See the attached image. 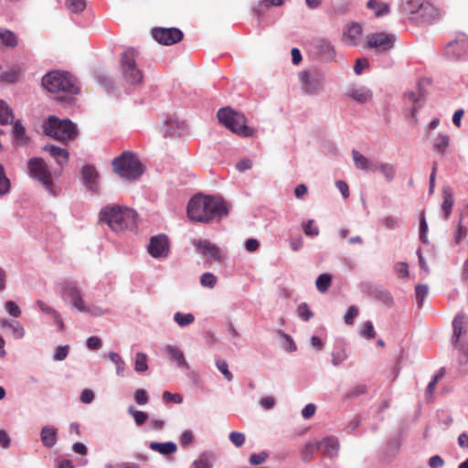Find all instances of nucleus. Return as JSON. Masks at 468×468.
I'll use <instances>...</instances> for the list:
<instances>
[{
    "mask_svg": "<svg viewBox=\"0 0 468 468\" xmlns=\"http://www.w3.org/2000/svg\"><path fill=\"white\" fill-rule=\"evenodd\" d=\"M228 203L218 197L196 195L188 202L186 213L190 220L207 223L229 214Z\"/></svg>",
    "mask_w": 468,
    "mask_h": 468,
    "instance_id": "nucleus-1",
    "label": "nucleus"
},
{
    "mask_svg": "<svg viewBox=\"0 0 468 468\" xmlns=\"http://www.w3.org/2000/svg\"><path fill=\"white\" fill-rule=\"evenodd\" d=\"M135 210L119 206H108L100 212V219L107 223L116 233L123 230H133L137 226Z\"/></svg>",
    "mask_w": 468,
    "mask_h": 468,
    "instance_id": "nucleus-2",
    "label": "nucleus"
},
{
    "mask_svg": "<svg viewBox=\"0 0 468 468\" xmlns=\"http://www.w3.org/2000/svg\"><path fill=\"white\" fill-rule=\"evenodd\" d=\"M42 86L50 93H65L67 95L77 94L80 90L75 79L67 72L53 70L45 74L42 78ZM59 100L64 103H70L71 97L63 96Z\"/></svg>",
    "mask_w": 468,
    "mask_h": 468,
    "instance_id": "nucleus-3",
    "label": "nucleus"
},
{
    "mask_svg": "<svg viewBox=\"0 0 468 468\" xmlns=\"http://www.w3.org/2000/svg\"><path fill=\"white\" fill-rule=\"evenodd\" d=\"M139 52L133 48L124 49L120 57V71L122 80L130 86H138L143 82L144 71L138 64Z\"/></svg>",
    "mask_w": 468,
    "mask_h": 468,
    "instance_id": "nucleus-4",
    "label": "nucleus"
},
{
    "mask_svg": "<svg viewBox=\"0 0 468 468\" xmlns=\"http://www.w3.org/2000/svg\"><path fill=\"white\" fill-rule=\"evenodd\" d=\"M27 173L30 178L41 183L49 195L58 196L60 188L54 184L52 174L43 158L32 157L28 159Z\"/></svg>",
    "mask_w": 468,
    "mask_h": 468,
    "instance_id": "nucleus-5",
    "label": "nucleus"
},
{
    "mask_svg": "<svg viewBox=\"0 0 468 468\" xmlns=\"http://www.w3.org/2000/svg\"><path fill=\"white\" fill-rule=\"evenodd\" d=\"M43 132L46 135L58 141H69L76 137L77 125L69 119H58L50 115L43 123Z\"/></svg>",
    "mask_w": 468,
    "mask_h": 468,
    "instance_id": "nucleus-6",
    "label": "nucleus"
},
{
    "mask_svg": "<svg viewBox=\"0 0 468 468\" xmlns=\"http://www.w3.org/2000/svg\"><path fill=\"white\" fill-rule=\"evenodd\" d=\"M116 174L130 181L137 180L144 173V165L137 156L131 152H123L112 163Z\"/></svg>",
    "mask_w": 468,
    "mask_h": 468,
    "instance_id": "nucleus-7",
    "label": "nucleus"
},
{
    "mask_svg": "<svg viewBox=\"0 0 468 468\" xmlns=\"http://www.w3.org/2000/svg\"><path fill=\"white\" fill-rule=\"evenodd\" d=\"M217 117L221 124L238 135L250 137L254 133V129L246 125L244 114L235 112L230 108L219 109Z\"/></svg>",
    "mask_w": 468,
    "mask_h": 468,
    "instance_id": "nucleus-8",
    "label": "nucleus"
},
{
    "mask_svg": "<svg viewBox=\"0 0 468 468\" xmlns=\"http://www.w3.org/2000/svg\"><path fill=\"white\" fill-rule=\"evenodd\" d=\"M401 9L408 15H419L425 22L433 21L437 16L434 6L426 0H402Z\"/></svg>",
    "mask_w": 468,
    "mask_h": 468,
    "instance_id": "nucleus-9",
    "label": "nucleus"
},
{
    "mask_svg": "<svg viewBox=\"0 0 468 468\" xmlns=\"http://www.w3.org/2000/svg\"><path fill=\"white\" fill-rule=\"evenodd\" d=\"M61 297L69 302L72 308L80 312L85 304L84 292L76 281L65 282L61 287Z\"/></svg>",
    "mask_w": 468,
    "mask_h": 468,
    "instance_id": "nucleus-10",
    "label": "nucleus"
},
{
    "mask_svg": "<svg viewBox=\"0 0 468 468\" xmlns=\"http://www.w3.org/2000/svg\"><path fill=\"white\" fill-rule=\"evenodd\" d=\"M299 80L304 93L314 95L324 88V76L320 72L301 71Z\"/></svg>",
    "mask_w": 468,
    "mask_h": 468,
    "instance_id": "nucleus-11",
    "label": "nucleus"
},
{
    "mask_svg": "<svg viewBox=\"0 0 468 468\" xmlns=\"http://www.w3.org/2000/svg\"><path fill=\"white\" fill-rule=\"evenodd\" d=\"M153 38L165 46H171L183 39V32L176 27H154L151 31Z\"/></svg>",
    "mask_w": 468,
    "mask_h": 468,
    "instance_id": "nucleus-12",
    "label": "nucleus"
},
{
    "mask_svg": "<svg viewBox=\"0 0 468 468\" xmlns=\"http://www.w3.org/2000/svg\"><path fill=\"white\" fill-rule=\"evenodd\" d=\"M395 41L396 37L394 35L384 32L374 33L368 36L367 47L376 48L377 51L386 52L393 48Z\"/></svg>",
    "mask_w": 468,
    "mask_h": 468,
    "instance_id": "nucleus-13",
    "label": "nucleus"
},
{
    "mask_svg": "<svg viewBox=\"0 0 468 468\" xmlns=\"http://www.w3.org/2000/svg\"><path fill=\"white\" fill-rule=\"evenodd\" d=\"M468 53V36L460 33L445 47V55L451 59H459Z\"/></svg>",
    "mask_w": 468,
    "mask_h": 468,
    "instance_id": "nucleus-14",
    "label": "nucleus"
},
{
    "mask_svg": "<svg viewBox=\"0 0 468 468\" xmlns=\"http://www.w3.org/2000/svg\"><path fill=\"white\" fill-rule=\"evenodd\" d=\"M147 250L154 259L166 258L169 254V240L167 236L158 234L151 237Z\"/></svg>",
    "mask_w": 468,
    "mask_h": 468,
    "instance_id": "nucleus-15",
    "label": "nucleus"
},
{
    "mask_svg": "<svg viewBox=\"0 0 468 468\" xmlns=\"http://www.w3.org/2000/svg\"><path fill=\"white\" fill-rule=\"evenodd\" d=\"M81 180L89 191L92 193H97L99 191V173L93 165H85L82 166Z\"/></svg>",
    "mask_w": 468,
    "mask_h": 468,
    "instance_id": "nucleus-16",
    "label": "nucleus"
},
{
    "mask_svg": "<svg viewBox=\"0 0 468 468\" xmlns=\"http://www.w3.org/2000/svg\"><path fill=\"white\" fill-rule=\"evenodd\" d=\"M464 315L463 314H457L452 321L453 334L452 336V345L462 352L468 361V345H459V340L463 332V325L464 324Z\"/></svg>",
    "mask_w": 468,
    "mask_h": 468,
    "instance_id": "nucleus-17",
    "label": "nucleus"
},
{
    "mask_svg": "<svg viewBox=\"0 0 468 468\" xmlns=\"http://www.w3.org/2000/svg\"><path fill=\"white\" fill-rule=\"evenodd\" d=\"M318 451L330 459H333L338 455L340 444L336 437L329 436L325 437L320 441H317Z\"/></svg>",
    "mask_w": 468,
    "mask_h": 468,
    "instance_id": "nucleus-18",
    "label": "nucleus"
},
{
    "mask_svg": "<svg viewBox=\"0 0 468 468\" xmlns=\"http://www.w3.org/2000/svg\"><path fill=\"white\" fill-rule=\"evenodd\" d=\"M315 53L323 60H333L335 57V50L330 41L324 38H318L314 41Z\"/></svg>",
    "mask_w": 468,
    "mask_h": 468,
    "instance_id": "nucleus-19",
    "label": "nucleus"
},
{
    "mask_svg": "<svg viewBox=\"0 0 468 468\" xmlns=\"http://www.w3.org/2000/svg\"><path fill=\"white\" fill-rule=\"evenodd\" d=\"M165 136H181L186 131V124L184 121H180L178 118L171 116L165 121Z\"/></svg>",
    "mask_w": 468,
    "mask_h": 468,
    "instance_id": "nucleus-20",
    "label": "nucleus"
},
{
    "mask_svg": "<svg viewBox=\"0 0 468 468\" xmlns=\"http://www.w3.org/2000/svg\"><path fill=\"white\" fill-rule=\"evenodd\" d=\"M193 245L202 253L204 256H209L214 260H220L221 252L218 247L210 243L207 239H196Z\"/></svg>",
    "mask_w": 468,
    "mask_h": 468,
    "instance_id": "nucleus-21",
    "label": "nucleus"
},
{
    "mask_svg": "<svg viewBox=\"0 0 468 468\" xmlns=\"http://www.w3.org/2000/svg\"><path fill=\"white\" fill-rule=\"evenodd\" d=\"M362 31L360 24L355 22L347 24L344 30V38L349 45L356 46L360 42Z\"/></svg>",
    "mask_w": 468,
    "mask_h": 468,
    "instance_id": "nucleus-22",
    "label": "nucleus"
},
{
    "mask_svg": "<svg viewBox=\"0 0 468 468\" xmlns=\"http://www.w3.org/2000/svg\"><path fill=\"white\" fill-rule=\"evenodd\" d=\"M346 96L363 104L372 99V91L365 86H354L346 91Z\"/></svg>",
    "mask_w": 468,
    "mask_h": 468,
    "instance_id": "nucleus-23",
    "label": "nucleus"
},
{
    "mask_svg": "<svg viewBox=\"0 0 468 468\" xmlns=\"http://www.w3.org/2000/svg\"><path fill=\"white\" fill-rule=\"evenodd\" d=\"M165 351L170 356V359L176 362L178 368L189 369V364L186 360L184 353L180 348L168 345L165 347Z\"/></svg>",
    "mask_w": 468,
    "mask_h": 468,
    "instance_id": "nucleus-24",
    "label": "nucleus"
},
{
    "mask_svg": "<svg viewBox=\"0 0 468 468\" xmlns=\"http://www.w3.org/2000/svg\"><path fill=\"white\" fill-rule=\"evenodd\" d=\"M40 440L44 447L48 449L53 448L58 441V430L50 425L42 427Z\"/></svg>",
    "mask_w": 468,
    "mask_h": 468,
    "instance_id": "nucleus-25",
    "label": "nucleus"
},
{
    "mask_svg": "<svg viewBox=\"0 0 468 468\" xmlns=\"http://www.w3.org/2000/svg\"><path fill=\"white\" fill-rule=\"evenodd\" d=\"M43 150L48 152L59 166L62 167L68 163L69 154L67 149L52 144H47L44 146Z\"/></svg>",
    "mask_w": 468,
    "mask_h": 468,
    "instance_id": "nucleus-26",
    "label": "nucleus"
},
{
    "mask_svg": "<svg viewBox=\"0 0 468 468\" xmlns=\"http://www.w3.org/2000/svg\"><path fill=\"white\" fill-rule=\"evenodd\" d=\"M352 157H353L355 166L357 169L367 171V172H375L376 171L377 164L370 162L367 157H365L357 150L352 151Z\"/></svg>",
    "mask_w": 468,
    "mask_h": 468,
    "instance_id": "nucleus-27",
    "label": "nucleus"
},
{
    "mask_svg": "<svg viewBox=\"0 0 468 468\" xmlns=\"http://www.w3.org/2000/svg\"><path fill=\"white\" fill-rule=\"evenodd\" d=\"M17 44V37L13 31L5 27H0V49L14 48Z\"/></svg>",
    "mask_w": 468,
    "mask_h": 468,
    "instance_id": "nucleus-28",
    "label": "nucleus"
},
{
    "mask_svg": "<svg viewBox=\"0 0 468 468\" xmlns=\"http://www.w3.org/2000/svg\"><path fill=\"white\" fill-rule=\"evenodd\" d=\"M149 448L162 455H170L177 451V445L174 441L157 442L152 441L149 444Z\"/></svg>",
    "mask_w": 468,
    "mask_h": 468,
    "instance_id": "nucleus-29",
    "label": "nucleus"
},
{
    "mask_svg": "<svg viewBox=\"0 0 468 468\" xmlns=\"http://www.w3.org/2000/svg\"><path fill=\"white\" fill-rule=\"evenodd\" d=\"M215 461V455L212 452H202L198 457L193 461V468H212Z\"/></svg>",
    "mask_w": 468,
    "mask_h": 468,
    "instance_id": "nucleus-30",
    "label": "nucleus"
},
{
    "mask_svg": "<svg viewBox=\"0 0 468 468\" xmlns=\"http://www.w3.org/2000/svg\"><path fill=\"white\" fill-rule=\"evenodd\" d=\"M370 295L374 299L381 302L382 303H384L386 305L390 306L393 304V302H394L393 296L387 289H384L382 287H376L371 290Z\"/></svg>",
    "mask_w": 468,
    "mask_h": 468,
    "instance_id": "nucleus-31",
    "label": "nucleus"
},
{
    "mask_svg": "<svg viewBox=\"0 0 468 468\" xmlns=\"http://www.w3.org/2000/svg\"><path fill=\"white\" fill-rule=\"evenodd\" d=\"M13 139L16 145H24L28 142L26 129L20 121H16L13 126Z\"/></svg>",
    "mask_w": 468,
    "mask_h": 468,
    "instance_id": "nucleus-32",
    "label": "nucleus"
},
{
    "mask_svg": "<svg viewBox=\"0 0 468 468\" xmlns=\"http://www.w3.org/2000/svg\"><path fill=\"white\" fill-rule=\"evenodd\" d=\"M454 203V198L452 195V191L450 187L443 188V202L441 205V209L444 213L445 218H448L451 215L452 207Z\"/></svg>",
    "mask_w": 468,
    "mask_h": 468,
    "instance_id": "nucleus-33",
    "label": "nucleus"
},
{
    "mask_svg": "<svg viewBox=\"0 0 468 468\" xmlns=\"http://www.w3.org/2000/svg\"><path fill=\"white\" fill-rule=\"evenodd\" d=\"M108 357L116 367V375L118 377H123L126 369V363L122 357L113 351L109 352Z\"/></svg>",
    "mask_w": 468,
    "mask_h": 468,
    "instance_id": "nucleus-34",
    "label": "nucleus"
},
{
    "mask_svg": "<svg viewBox=\"0 0 468 468\" xmlns=\"http://www.w3.org/2000/svg\"><path fill=\"white\" fill-rule=\"evenodd\" d=\"M14 120V114L12 109L8 104L0 100V123L5 125L11 123Z\"/></svg>",
    "mask_w": 468,
    "mask_h": 468,
    "instance_id": "nucleus-35",
    "label": "nucleus"
},
{
    "mask_svg": "<svg viewBox=\"0 0 468 468\" xmlns=\"http://www.w3.org/2000/svg\"><path fill=\"white\" fill-rule=\"evenodd\" d=\"M367 6L373 10L375 16L378 17L383 16L389 13V7L387 4L378 2L377 0H369L367 4Z\"/></svg>",
    "mask_w": 468,
    "mask_h": 468,
    "instance_id": "nucleus-36",
    "label": "nucleus"
},
{
    "mask_svg": "<svg viewBox=\"0 0 468 468\" xmlns=\"http://www.w3.org/2000/svg\"><path fill=\"white\" fill-rule=\"evenodd\" d=\"M147 370V355L143 352L136 353L134 357V371L137 373H144Z\"/></svg>",
    "mask_w": 468,
    "mask_h": 468,
    "instance_id": "nucleus-37",
    "label": "nucleus"
},
{
    "mask_svg": "<svg viewBox=\"0 0 468 468\" xmlns=\"http://www.w3.org/2000/svg\"><path fill=\"white\" fill-rule=\"evenodd\" d=\"M331 282H332L331 274H329V273L320 274L315 281V285H316L317 290L323 293L326 292L330 287Z\"/></svg>",
    "mask_w": 468,
    "mask_h": 468,
    "instance_id": "nucleus-38",
    "label": "nucleus"
},
{
    "mask_svg": "<svg viewBox=\"0 0 468 468\" xmlns=\"http://www.w3.org/2000/svg\"><path fill=\"white\" fill-rule=\"evenodd\" d=\"M174 321L177 324L178 326L186 327L195 321V316L191 313L183 314L176 312L174 314Z\"/></svg>",
    "mask_w": 468,
    "mask_h": 468,
    "instance_id": "nucleus-39",
    "label": "nucleus"
},
{
    "mask_svg": "<svg viewBox=\"0 0 468 468\" xmlns=\"http://www.w3.org/2000/svg\"><path fill=\"white\" fill-rule=\"evenodd\" d=\"M128 413L133 418L137 426L143 425L148 420V414L146 412L138 410L133 406L128 408Z\"/></svg>",
    "mask_w": 468,
    "mask_h": 468,
    "instance_id": "nucleus-40",
    "label": "nucleus"
},
{
    "mask_svg": "<svg viewBox=\"0 0 468 468\" xmlns=\"http://www.w3.org/2000/svg\"><path fill=\"white\" fill-rule=\"evenodd\" d=\"M367 392V386L366 384H359L349 389L344 396V399H354Z\"/></svg>",
    "mask_w": 468,
    "mask_h": 468,
    "instance_id": "nucleus-41",
    "label": "nucleus"
},
{
    "mask_svg": "<svg viewBox=\"0 0 468 468\" xmlns=\"http://www.w3.org/2000/svg\"><path fill=\"white\" fill-rule=\"evenodd\" d=\"M11 183L5 175L3 165L0 164V197L6 195L10 191Z\"/></svg>",
    "mask_w": 468,
    "mask_h": 468,
    "instance_id": "nucleus-42",
    "label": "nucleus"
},
{
    "mask_svg": "<svg viewBox=\"0 0 468 468\" xmlns=\"http://www.w3.org/2000/svg\"><path fill=\"white\" fill-rule=\"evenodd\" d=\"M303 230L307 237L312 239L319 235V229L314 219H309L302 224Z\"/></svg>",
    "mask_w": 468,
    "mask_h": 468,
    "instance_id": "nucleus-43",
    "label": "nucleus"
},
{
    "mask_svg": "<svg viewBox=\"0 0 468 468\" xmlns=\"http://www.w3.org/2000/svg\"><path fill=\"white\" fill-rule=\"evenodd\" d=\"M380 222L387 229L394 230L399 227L400 219L396 216L387 215L380 219Z\"/></svg>",
    "mask_w": 468,
    "mask_h": 468,
    "instance_id": "nucleus-44",
    "label": "nucleus"
},
{
    "mask_svg": "<svg viewBox=\"0 0 468 468\" xmlns=\"http://www.w3.org/2000/svg\"><path fill=\"white\" fill-rule=\"evenodd\" d=\"M277 334L282 338V345L284 349H286L288 352H294L296 350V345L291 335L282 332V330H279Z\"/></svg>",
    "mask_w": 468,
    "mask_h": 468,
    "instance_id": "nucleus-45",
    "label": "nucleus"
},
{
    "mask_svg": "<svg viewBox=\"0 0 468 468\" xmlns=\"http://www.w3.org/2000/svg\"><path fill=\"white\" fill-rule=\"evenodd\" d=\"M296 314L297 316L304 322L309 321L314 316V313L306 303H303L297 306Z\"/></svg>",
    "mask_w": 468,
    "mask_h": 468,
    "instance_id": "nucleus-46",
    "label": "nucleus"
},
{
    "mask_svg": "<svg viewBox=\"0 0 468 468\" xmlns=\"http://www.w3.org/2000/svg\"><path fill=\"white\" fill-rule=\"evenodd\" d=\"M379 171L385 176L387 181H392L396 176L394 166L388 163H382L378 166Z\"/></svg>",
    "mask_w": 468,
    "mask_h": 468,
    "instance_id": "nucleus-47",
    "label": "nucleus"
},
{
    "mask_svg": "<svg viewBox=\"0 0 468 468\" xmlns=\"http://www.w3.org/2000/svg\"><path fill=\"white\" fill-rule=\"evenodd\" d=\"M80 313H86V314H90L91 316L99 317V316L103 315L106 313V311L98 305H95V304L89 305L85 303V304L83 305V309H81L80 311Z\"/></svg>",
    "mask_w": 468,
    "mask_h": 468,
    "instance_id": "nucleus-48",
    "label": "nucleus"
},
{
    "mask_svg": "<svg viewBox=\"0 0 468 468\" xmlns=\"http://www.w3.org/2000/svg\"><path fill=\"white\" fill-rule=\"evenodd\" d=\"M217 277L212 272H205L200 277V283L203 287L212 289L217 284Z\"/></svg>",
    "mask_w": 468,
    "mask_h": 468,
    "instance_id": "nucleus-49",
    "label": "nucleus"
},
{
    "mask_svg": "<svg viewBox=\"0 0 468 468\" xmlns=\"http://www.w3.org/2000/svg\"><path fill=\"white\" fill-rule=\"evenodd\" d=\"M68 9L72 13H80L86 7L85 0H66Z\"/></svg>",
    "mask_w": 468,
    "mask_h": 468,
    "instance_id": "nucleus-50",
    "label": "nucleus"
},
{
    "mask_svg": "<svg viewBox=\"0 0 468 468\" xmlns=\"http://www.w3.org/2000/svg\"><path fill=\"white\" fill-rule=\"evenodd\" d=\"M429 287L426 284H419L416 286L415 293L418 302V306L420 308L423 305L424 299L428 295Z\"/></svg>",
    "mask_w": 468,
    "mask_h": 468,
    "instance_id": "nucleus-51",
    "label": "nucleus"
},
{
    "mask_svg": "<svg viewBox=\"0 0 468 468\" xmlns=\"http://www.w3.org/2000/svg\"><path fill=\"white\" fill-rule=\"evenodd\" d=\"M268 457L269 452L266 451H262L258 453L253 452L250 455L249 462L251 465H260L265 463Z\"/></svg>",
    "mask_w": 468,
    "mask_h": 468,
    "instance_id": "nucleus-52",
    "label": "nucleus"
},
{
    "mask_svg": "<svg viewBox=\"0 0 468 468\" xmlns=\"http://www.w3.org/2000/svg\"><path fill=\"white\" fill-rule=\"evenodd\" d=\"M318 451L317 442H308L305 444L303 451V459L304 462H310L313 459L314 453Z\"/></svg>",
    "mask_w": 468,
    "mask_h": 468,
    "instance_id": "nucleus-53",
    "label": "nucleus"
},
{
    "mask_svg": "<svg viewBox=\"0 0 468 468\" xmlns=\"http://www.w3.org/2000/svg\"><path fill=\"white\" fill-rule=\"evenodd\" d=\"M216 366H217V368L218 369V371H220L223 374V376L225 377V378L228 381H231L233 379V375L229 370V365L226 360L218 359L216 361Z\"/></svg>",
    "mask_w": 468,
    "mask_h": 468,
    "instance_id": "nucleus-54",
    "label": "nucleus"
},
{
    "mask_svg": "<svg viewBox=\"0 0 468 468\" xmlns=\"http://www.w3.org/2000/svg\"><path fill=\"white\" fill-rule=\"evenodd\" d=\"M194 441V433L191 430H185L180 437H179V442L180 445L183 448H187L190 446Z\"/></svg>",
    "mask_w": 468,
    "mask_h": 468,
    "instance_id": "nucleus-55",
    "label": "nucleus"
},
{
    "mask_svg": "<svg viewBox=\"0 0 468 468\" xmlns=\"http://www.w3.org/2000/svg\"><path fill=\"white\" fill-rule=\"evenodd\" d=\"M450 138L448 135L440 133L438 135L437 141L434 144V149L440 153L445 152L446 148L449 145Z\"/></svg>",
    "mask_w": 468,
    "mask_h": 468,
    "instance_id": "nucleus-56",
    "label": "nucleus"
},
{
    "mask_svg": "<svg viewBox=\"0 0 468 468\" xmlns=\"http://www.w3.org/2000/svg\"><path fill=\"white\" fill-rule=\"evenodd\" d=\"M428 224L426 222L424 212L421 213L420 221V239L422 243L428 244Z\"/></svg>",
    "mask_w": 468,
    "mask_h": 468,
    "instance_id": "nucleus-57",
    "label": "nucleus"
},
{
    "mask_svg": "<svg viewBox=\"0 0 468 468\" xmlns=\"http://www.w3.org/2000/svg\"><path fill=\"white\" fill-rule=\"evenodd\" d=\"M5 310L15 318L19 317L21 314L20 307L11 300L5 303Z\"/></svg>",
    "mask_w": 468,
    "mask_h": 468,
    "instance_id": "nucleus-58",
    "label": "nucleus"
},
{
    "mask_svg": "<svg viewBox=\"0 0 468 468\" xmlns=\"http://www.w3.org/2000/svg\"><path fill=\"white\" fill-rule=\"evenodd\" d=\"M69 351V346H57L54 350L53 359L55 361H63L68 356Z\"/></svg>",
    "mask_w": 468,
    "mask_h": 468,
    "instance_id": "nucleus-59",
    "label": "nucleus"
},
{
    "mask_svg": "<svg viewBox=\"0 0 468 468\" xmlns=\"http://www.w3.org/2000/svg\"><path fill=\"white\" fill-rule=\"evenodd\" d=\"M18 71L15 69L2 71L0 73V81L13 83L16 80Z\"/></svg>",
    "mask_w": 468,
    "mask_h": 468,
    "instance_id": "nucleus-60",
    "label": "nucleus"
},
{
    "mask_svg": "<svg viewBox=\"0 0 468 468\" xmlns=\"http://www.w3.org/2000/svg\"><path fill=\"white\" fill-rule=\"evenodd\" d=\"M133 399L138 405H145L149 401L146 390L138 388L133 393Z\"/></svg>",
    "mask_w": 468,
    "mask_h": 468,
    "instance_id": "nucleus-61",
    "label": "nucleus"
},
{
    "mask_svg": "<svg viewBox=\"0 0 468 468\" xmlns=\"http://www.w3.org/2000/svg\"><path fill=\"white\" fill-rule=\"evenodd\" d=\"M394 271L398 275L399 278H407L409 277V266L407 262H397L394 265Z\"/></svg>",
    "mask_w": 468,
    "mask_h": 468,
    "instance_id": "nucleus-62",
    "label": "nucleus"
},
{
    "mask_svg": "<svg viewBox=\"0 0 468 468\" xmlns=\"http://www.w3.org/2000/svg\"><path fill=\"white\" fill-rule=\"evenodd\" d=\"M36 305L41 313L46 314L50 317L54 316L58 313V311H56L53 307H51L42 300H37L36 302Z\"/></svg>",
    "mask_w": 468,
    "mask_h": 468,
    "instance_id": "nucleus-63",
    "label": "nucleus"
},
{
    "mask_svg": "<svg viewBox=\"0 0 468 468\" xmlns=\"http://www.w3.org/2000/svg\"><path fill=\"white\" fill-rule=\"evenodd\" d=\"M347 358V355L344 349L335 350L332 353V364L335 367L339 366Z\"/></svg>",
    "mask_w": 468,
    "mask_h": 468,
    "instance_id": "nucleus-64",
    "label": "nucleus"
}]
</instances>
